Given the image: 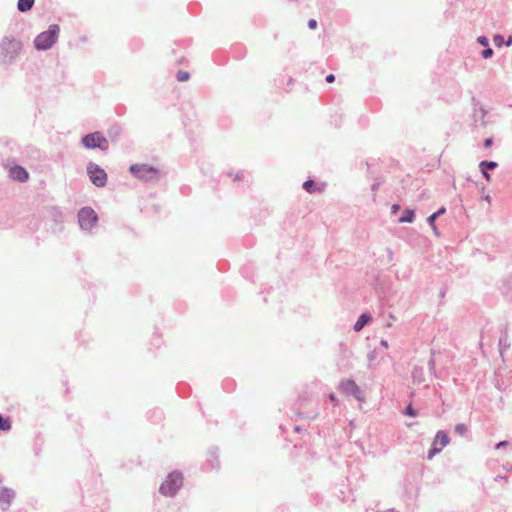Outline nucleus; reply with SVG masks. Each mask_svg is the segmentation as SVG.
<instances>
[{
  "label": "nucleus",
  "instance_id": "1",
  "mask_svg": "<svg viewBox=\"0 0 512 512\" xmlns=\"http://www.w3.org/2000/svg\"><path fill=\"white\" fill-rule=\"evenodd\" d=\"M22 45L15 39H4L0 45V56L4 63H9L16 58Z\"/></svg>",
  "mask_w": 512,
  "mask_h": 512
},
{
  "label": "nucleus",
  "instance_id": "2",
  "mask_svg": "<svg viewBox=\"0 0 512 512\" xmlns=\"http://www.w3.org/2000/svg\"><path fill=\"white\" fill-rule=\"evenodd\" d=\"M59 30L60 29L58 25H51L47 31L39 34L34 41L36 49H49L55 43Z\"/></svg>",
  "mask_w": 512,
  "mask_h": 512
},
{
  "label": "nucleus",
  "instance_id": "3",
  "mask_svg": "<svg viewBox=\"0 0 512 512\" xmlns=\"http://www.w3.org/2000/svg\"><path fill=\"white\" fill-rule=\"evenodd\" d=\"M130 172L138 179L144 181H154L159 178V169L147 164L132 165Z\"/></svg>",
  "mask_w": 512,
  "mask_h": 512
},
{
  "label": "nucleus",
  "instance_id": "4",
  "mask_svg": "<svg viewBox=\"0 0 512 512\" xmlns=\"http://www.w3.org/2000/svg\"><path fill=\"white\" fill-rule=\"evenodd\" d=\"M183 484V477L180 473L173 472L167 476L160 486L161 494L165 496H173L177 493Z\"/></svg>",
  "mask_w": 512,
  "mask_h": 512
},
{
  "label": "nucleus",
  "instance_id": "5",
  "mask_svg": "<svg viewBox=\"0 0 512 512\" xmlns=\"http://www.w3.org/2000/svg\"><path fill=\"white\" fill-rule=\"evenodd\" d=\"M82 143L88 149L100 148L106 150L108 148V141L100 132H94L84 136Z\"/></svg>",
  "mask_w": 512,
  "mask_h": 512
},
{
  "label": "nucleus",
  "instance_id": "6",
  "mask_svg": "<svg viewBox=\"0 0 512 512\" xmlns=\"http://www.w3.org/2000/svg\"><path fill=\"white\" fill-rule=\"evenodd\" d=\"M97 214L90 207L82 208L78 213L79 224L82 229L90 230L97 222Z\"/></svg>",
  "mask_w": 512,
  "mask_h": 512
},
{
  "label": "nucleus",
  "instance_id": "7",
  "mask_svg": "<svg viewBox=\"0 0 512 512\" xmlns=\"http://www.w3.org/2000/svg\"><path fill=\"white\" fill-rule=\"evenodd\" d=\"M87 172L91 182L97 187H103L107 183V174L106 172L100 168L98 165L94 163H90L87 167Z\"/></svg>",
  "mask_w": 512,
  "mask_h": 512
},
{
  "label": "nucleus",
  "instance_id": "8",
  "mask_svg": "<svg viewBox=\"0 0 512 512\" xmlns=\"http://www.w3.org/2000/svg\"><path fill=\"white\" fill-rule=\"evenodd\" d=\"M449 443L448 435L444 431H438L432 444V448L428 452V458L432 459Z\"/></svg>",
  "mask_w": 512,
  "mask_h": 512
},
{
  "label": "nucleus",
  "instance_id": "9",
  "mask_svg": "<svg viewBox=\"0 0 512 512\" xmlns=\"http://www.w3.org/2000/svg\"><path fill=\"white\" fill-rule=\"evenodd\" d=\"M340 390L345 395H352L356 399L362 401L361 390L353 380H344L340 384Z\"/></svg>",
  "mask_w": 512,
  "mask_h": 512
},
{
  "label": "nucleus",
  "instance_id": "10",
  "mask_svg": "<svg viewBox=\"0 0 512 512\" xmlns=\"http://www.w3.org/2000/svg\"><path fill=\"white\" fill-rule=\"evenodd\" d=\"M9 175L12 179L25 182L29 178L28 172L21 166H14L9 170Z\"/></svg>",
  "mask_w": 512,
  "mask_h": 512
},
{
  "label": "nucleus",
  "instance_id": "11",
  "mask_svg": "<svg viewBox=\"0 0 512 512\" xmlns=\"http://www.w3.org/2000/svg\"><path fill=\"white\" fill-rule=\"evenodd\" d=\"M371 320V317L368 314H362L358 318L357 322L354 325V330L359 332L363 329V327Z\"/></svg>",
  "mask_w": 512,
  "mask_h": 512
},
{
  "label": "nucleus",
  "instance_id": "12",
  "mask_svg": "<svg viewBox=\"0 0 512 512\" xmlns=\"http://www.w3.org/2000/svg\"><path fill=\"white\" fill-rule=\"evenodd\" d=\"M34 0H18L17 8L21 12H27L32 9Z\"/></svg>",
  "mask_w": 512,
  "mask_h": 512
},
{
  "label": "nucleus",
  "instance_id": "13",
  "mask_svg": "<svg viewBox=\"0 0 512 512\" xmlns=\"http://www.w3.org/2000/svg\"><path fill=\"white\" fill-rule=\"evenodd\" d=\"M414 211L411 209H407L404 211L403 215L400 217V223H411L414 220Z\"/></svg>",
  "mask_w": 512,
  "mask_h": 512
},
{
  "label": "nucleus",
  "instance_id": "14",
  "mask_svg": "<svg viewBox=\"0 0 512 512\" xmlns=\"http://www.w3.org/2000/svg\"><path fill=\"white\" fill-rule=\"evenodd\" d=\"M10 428H11V422L9 421V419L3 418L0 415V430L8 431V430H10Z\"/></svg>",
  "mask_w": 512,
  "mask_h": 512
},
{
  "label": "nucleus",
  "instance_id": "15",
  "mask_svg": "<svg viewBox=\"0 0 512 512\" xmlns=\"http://www.w3.org/2000/svg\"><path fill=\"white\" fill-rule=\"evenodd\" d=\"M479 166H480L481 170L494 169L497 166V163L494 161H482Z\"/></svg>",
  "mask_w": 512,
  "mask_h": 512
},
{
  "label": "nucleus",
  "instance_id": "16",
  "mask_svg": "<svg viewBox=\"0 0 512 512\" xmlns=\"http://www.w3.org/2000/svg\"><path fill=\"white\" fill-rule=\"evenodd\" d=\"M177 80L180 82L187 81L190 77L189 73L187 71L180 70L177 72Z\"/></svg>",
  "mask_w": 512,
  "mask_h": 512
},
{
  "label": "nucleus",
  "instance_id": "17",
  "mask_svg": "<svg viewBox=\"0 0 512 512\" xmlns=\"http://www.w3.org/2000/svg\"><path fill=\"white\" fill-rule=\"evenodd\" d=\"M455 431H456L459 435L463 436V435L466 433V431H467V427H466V425H465V424H458V425H456V427H455Z\"/></svg>",
  "mask_w": 512,
  "mask_h": 512
},
{
  "label": "nucleus",
  "instance_id": "18",
  "mask_svg": "<svg viewBox=\"0 0 512 512\" xmlns=\"http://www.w3.org/2000/svg\"><path fill=\"white\" fill-rule=\"evenodd\" d=\"M314 186V182L312 180H307L304 182L303 184V188L307 191V192H312V188Z\"/></svg>",
  "mask_w": 512,
  "mask_h": 512
},
{
  "label": "nucleus",
  "instance_id": "19",
  "mask_svg": "<svg viewBox=\"0 0 512 512\" xmlns=\"http://www.w3.org/2000/svg\"><path fill=\"white\" fill-rule=\"evenodd\" d=\"M493 41L496 46L500 47L504 42V38L501 35H495Z\"/></svg>",
  "mask_w": 512,
  "mask_h": 512
},
{
  "label": "nucleus",
  "instance_id": "20",
  "mask_svg": "<svg viewBox=\"0 0 512 512\" xmlns=\"http://www.w3.org/2000/svg\"><path fill=\"white\" fill-rule=\"evenodd\" d=\"M436 218H437V214H434V213L428 217V222L432 226L433 230H436V227H435V224H434Z\"/></svg>",
  "mask_w": 512,
  "mask_h": 512
},
{
  "label": "nucleus",
  "instance_id": "21",
  "mask_svg": "<svg viewBox=\"0 0 512 512\" xmlns=\"http://www.w3.org/2000/svg\"><path fill=\"white\" fill-rule=\"evenodd\" d=\"M405 413H406V415L411 416V417L416 416V411L412 408L411 405L406 407Z\"/></svg>",
  "mask_w": 512,
  "mask_h": 512
},
{
  "label": "nucleus",
  "instance_id": "22",
  "mask_svg": "<svg viewBox=\"0 0 512 512\" xmlns=\"http://www.w3.org/2000/svg\"><path fill=\"white\" fill-rule=\"evenodd\" d=\"M492 54H493V50H492L491 48H487V49H485V50L482 52V56H483L484 58H489V57H491V56H492Z\"/></svg>",
  "mask_w": 512,
  "mask_h": 512
},
{
  "label": "nucleus",
  "instance_id": "23",
  "mask_svg": "<svg viewBox=\"0 0 512 512\" xmlns=\"http://www.w3.org/2000/svg\"><path fill=\"white\" fill-rule=\"evenodd\" d=\"M308 27L310 29H315L317 27V21L314 19H311L308 21Z\"/></svg>",
  "mask_w": 512,
  "mask_h": 512
},
{
  "label": "nucleus",
  "instance_id": "24",
  "mask_svg": "<svg viewBox=\"0 0 512 512\" xmlns=\"http://www.w3.org/2000/svg\"><path fill=\"white\" fill-rule=\"evenodd\" d=\"M478 41L480 44H482L483 46H487L488 45V40L486 37H479L478 38Z\"/></svg>",
  "mask_w": 512,
  "mask_h": 512
},
{
  "label": "nucleus",
  "instance_id": "25",
  "mask_svg": "<svg viewBox=\"0 0 512 512\" xmlns=\"http://www.w3.org/2000/svg\"><path fill=\"white\" fill-rule=\"evenodd\" d=\"M481 171H482V174H483V176L485 177V179H486L487 181H490V179H491L490 174H489L485 169H483V170H481Z\"/></svg>",
  "mask_w": 512,
  "mask_h": 512
},
{
  "label": "nucleus",
  "instance_id": "26",
  "mask_svg": "<svg viewBox=\"0 0 512 512\" xmlns=\"http://www.w3.org/2000/svg\"><path fill=\"white\" fill-rule=\"evenodd\" d=\"M334 80H335V76H334L333 74H329V75L326 77V81H327L328 83H332V82H334Z\"/></svg>",
  "mask_w": 512,
  "mask_h": 512
},
{
  "label": "nucleus",
  "instance_id": "27",
  "mask_svg": "<svg viewBox=\"0 0 512 512\" xmlns=\"http://www.w3.org/2000/svg\"><path fill=\"white\" fill-rule=\"evenodd\" d=\"M492 143H493L492 139H491V138H488V139H486V140L484 141V146H485L486 148H488V147H490V146L492 145Z\"/></svg>",
  "mask_w": 512,
  "mask_h": 512
},
{
  "label": "nucleus",
  "instance_id": "28",
  "mask_svg": "<svg viewBox=\"0 0 512 512\" xmlns=\"http://www.w3.org/2000/svg\"><path fill=\"white\" fill-rule=\"evenodd\" d=\"M329 398L331 399V401L337 405L338 404V400L336 398V396L334 394H330Z\"/></svg>",
  "mask_w": 512,
  "mask_h": 512
},
{
  "label": "nucleus",
  "instance_id": "29",
  "mask_svg": "<svg viewBox=\"0 0 512 512\" xmlns=\"http://www.w3.org/2000/svg\"><path fill=\"white\" fill-rule=\"evenodd\" d=\"M391 209H392V212H393V213H396V212H398V210L400 209V206H399L398 204H394V205H392V208H391Z\"/></svg>",
  "mask_w": 512,
  "mask_h": 512
},
{
  "label": "nucleus",
  "instance_id": "30",
  "mask_svg": "<svg viewBox=\"0 0 512 512\" xmlns=\"http://www.w3.org/2000/svg\"><path fill=\"white\" fill-rule=\"evenodd\" d=\"M507 444H508V443H507V441H502V442H500V443H498V444H497L496 448L498 449V448L504 447V446H506Z\"/></svg>",
  "mask_w": 512,
  "mask_h": 512
},
{
  "label": "nucleus",
  "instance_id": "31",
  "mask_svg": "<svg viewBox=\"0 0 512 512\" xmlns=\"http://www.w3.org/2000/svg\"><path fill=\"white\" fill-rule=\"evenodd\" d=\"M445 212V208H441L440 210H438L437 212H435L434 214H437V217L440 216L441 214H443Z\"/></svg>",
  "mask_w": 512,
  "mask_h": 512
},
{
  "label": "nucleus",
  "instance_id": "32",
  "mask_svg": "<svg viewBox=\"0 0 512 512\" xmlns=\"http://www.w3.org/2000/svg\"><path fill=\"white\" fill-rule=\"evenodd\" d=\"M511 43H512V39L510 38V39L506 42V45H507V46H509V45H511Z\"/></svg>",
  "mask_w": 512,
  "mask_h": 512
},
{
  "label": "nucleus",
  "instance_id": "33",
  "mask_svg": "<svg viewBox=\"0 0 512 512\" xmlns=\"http://www.w3.org/2000/svg\"><path fill=\"white\" fill-rule=\"evenodd\" d=\"M485 199H486V201H487L488 203H490L491 199H490V196H489V195H487Z\"/></svg>",
  "mask_w": 512,
  "mask_h": 512
}]
</instances>
